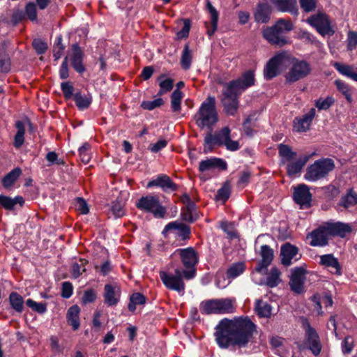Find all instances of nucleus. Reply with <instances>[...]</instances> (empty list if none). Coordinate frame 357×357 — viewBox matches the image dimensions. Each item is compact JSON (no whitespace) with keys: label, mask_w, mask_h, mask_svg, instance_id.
Segmentation results:
<instances>
[{"label":"nucleus","mask_w":357,"mask_h":357,"mask_svg":"<svg viewBox=\"0 0 357 357\" xmlns=\"http://www.w3.org/2000/svg\"><path fill=\"white\" fill-rule=\"evenodd\" d=\"M272 12L273 9L268 2H259L253 13L254 20L257 23L266 24L271 20Z\"/></svg>","instance_id":"nucleus-23"},{"label":"nucleus","mask_w":357,"mask_h":357,"mask_svg":"<svg viewBox=\"0 0 357 357\" xmlns=\"http://www.w3.org/2000/svg\"><path fill=\"white\" fill-rule=\"evenodd\" d=\"M79 264L77 262H74L71 265L70 273L72 278L74 279L78 278L83 272L86 271L84 266L88 263V261L85 259H79Z\"/></svg>","instance_id":"nucleus-51"},{"label":"nucleus","mask_w":357,"mask_h":357,"mask_svg":"<svg viewBox=\"0 0 357 357\" xmlns=\"http://www.w3.org/2000/svg\"><path fill=\"white\" fill-rule=\"evenodd\" d=\"M25 305L30 307L33 312L43 314L47 310L46 303H37L31 298H28L25 301Z\"/></svg>","instance_id":"nucleus-53"},{"label":"nucleus","mask_w":357,"mask_h":357,"mask_svg":"<svg viewBox=\"0 0 357 357\" xmlns=\"http://www.w3.org/2000/svg\"><path fill=\"white\" fill-rule=\"evenodd\" d=\"M165 77V74H161L158 78V80L160 81V82H159L160 90L158 93V96H162V95L172 91L174 87V80L172 78H168V79H166L164 80H161Z\"/></svg>","instance_id":"nucleus-50"},{"label":"nucleus","mask_w":357,"mask_h":357,"mask_svg":"<svg viewBox=\"0 0 357 357\" xmlns=\"http://www.w3.org/2000/svg\"><path fill=\"white\" fill-rule=\"evenodd\" d=\"M74 101L78 109L83 111L88 109L92 103V96L90 94L83 95L80 91L74 94Z\"/></svg>","instance_id":"nucleus-39"},{"label":"nucleus","mask_w":357,"mask_h":357,"mask_svg":"<svg viewBox=\"0 0 357 357\" xmlns=\"http://www.w3.org/2000/svg\"><path fill=\"white\" fill-rule=\"evenodd\" d=\"M310 158V155H304L299 157L295 161L291 160L287 162L286 170L287 176L292 177L296 176L298 174H300L309 160Z\"/></svg>","instance_id":"nucleus-27"},{"label":"nucleus","mask_w":357,"mask_h":357,"mask_svg":"<svg viewBox=\"0 0 357 357\" xmlns=\"http://www.w3.org/2000/svg\"><path fill=\"white\" fill-rule=\"evenodd\" d=\"M288 58L285 52H280L268 60L264 69V77L266 80H271L278 76L280 73V66Z\"/></svg>","instance_id":"nucleus-13"},{"label":"nucleus","mask_w":357,"mask_h":357,"mask_svg":"<svg viewBox=\"0 0 357 357\" xmlns=\"http://www.w3.org/2000/svg\"><path fill=\"white\" fill-rule=\"evenodd\" d=\"M335 68L342 75H344L357 82V68L354 70V67L350 65L335 62L333 65Z\"/></svg>","instance_id":"nucleus-40"},{"label":"nucleus","mask_w":357,"mask_h":357,"mask_svg":"<svg viewBox=\"0 0 357 357\" xmlns=\"http://www.w3.org/2000/svg\"><path fill=\"white\" fill-rule=\"evenodd\" d=\"M319 264L321 266L334 269V271H331V273L337 276L342 275V265L339 262L337 258H336L333 254H326L320 256Z\"/></svg>","instance_id":"nucleus-26"},{"label":"nucleus","mask_w":357,"mask_h":357,"mask_svg":"<svg viewBox=\"0 0 357 357\" xmlns=\"http://www.w3.org/2000/svg\"><path fill=\"white\" fill-rule=\"evenodd\" d=\"M183 28L176 33L178 39L187 38L189 36V33L191 27V20L188 18H185L183 19Z\"/></svg>","instance_id":"nucleus-63"},{"label":"nucleus","mask_w":357,"mask_h":357,"mask_svg":"<svg viewBox=\"0 0 357 357\" xmlns=\"http://www.w3.org/2000/svg\"><path fill=\"white\" fill-rule=\"evenodd\" d=\"M25 17H26L30 21L35 22L38 20V13L36 5L32 1L28 2L24 8Z\"/></svg>","instance_id":"nucleus-55"},{"label":"nucleus","mask_w":357,"mask_h":357,"mask_svg":"<svg viewBox=\"0 0 357 357\" xmlns=\"http://www.w3.org/2000/svg\"><path fill=\"white\" fill-rule=\"evenodd\" d=\"M164 104V100L162 98H158L153 100H144L141 102L140 107L143 109L151 111L157 107H160Z\"/></svg>","instance_id":"nucleus-57"},{"label":"nucleus","mask_w":357,"mask_h":357,"mask_svg":"<svg viewBox=\"0 0 357 357\" xmlns=\"http://www.w3.org/2000/svg\"><path fill=\"white\" fill-rule=\"evenodd\" d=\"M9 307L13 311L12 314H20L24 310L25 301L22 295L17 291H12L8 296Z\"/></svg>","instance_id":"nucleus-30"},{"label":"nucleus","mask_w":357,"mask_h":357,"mask_svg":"<svg viewBox=\"0 0 357 357\" xmlns=\"http://www.w3.org/2000/svg\"><path fill=\"white\" fill-rule=\"evenodd\" d=\"M261 259L259 261L255 271L260 274H266L268 267L271 264L274 258V251L268 245H262L259 252Z\"/></svg>","instance_id":"nucleus-18"},{"label":"nucleus","mask_w":357,"mask_h":357,"mask_svg":"<svg viewBox=\"0 0 357 357\" xmlns=\"http://www.w3.org/2000/svg\"><path fill=\"white\" fill-rule=\"evenodd\" d=\"M322 189L325 197L328 199H333L334 198L337 197L340 193V188L338 185H328L324 186Z\"/></svg>","instance_id":"nucleus-58"},{"label":"nucleus","mask_w":357,"mask_h":357,"mask_svg":"<svg viewBox=\"0 0 357 357\" xmlns=\"http://www.w3.org/2000/svg\"><path fill=\"white\" fill-rule=\"evenodd\" d=\"M357 204V192L353 188L347 190V193L342 196L337 206L345 209L354 206Z\"/></svg>","instance_id":"nucleus-36"},{"label":"nucleus","mask_w":357,"mask_h":357,"mask_svg":"<svg viewBox=\"0 0 357 357\" xmlns=\"http://www.w3.org/2000/svg\"><path fill=\"white\" fill-rule=\"evenodd\" d=\"M357 46V32L349 31L347 34V48L349 51H352L356 48Z\"/></svg>","instance_id":"nucleus-64"},{"label":"nucleus","mask_w":357,"mask_h":357,"mask_svg":"<svg viewBox=\"0 0 357 357\" xmlns=\"http://www.w3.org/2000/svg\"><path fill=\"white\" fill-rule=\"evenodd\" d=\"M316 114L314 108L300 117H296L293 121L294 130L298 132H305L310 130L313 119Z\"/></svg>","instance_id":"nucleus-19"},{"label":"nucleus","mask_w":357,"mask_h":357,"mask_svg":"<svg viewBox=\"0 0 357 357\" xmlns=\"http://www.w3.org/2000/svg\"><path fill=\"white\" fill-rule=\"evenodd\" d=\"M171 230L175 231V235L178 240L183 241L179 245L186 244L187 241L190 239L191 228L186 224L177 221L171 222L165 227L162 233L165 234Z\"/></svg>","instance_id":"nucleus-16"},{"label":"nucleus","mask_w":357,"mask_h":357,"mask_svg":"<svg viewBox=\"0 0 357 357\" xmlns=\"http://www.w3.org/2000/svg\"><path fill=\"white\" fill-rule=\"evenodd\" d=\"M302 328L305 331V341L303 343L298 345V348L300 351L305 349L310 350L312 354L318 356L322 349V345L321 343L320 337L310 323L306 317H301Z\"/></svg>","instance_id":"nucleus-5"},{"label":"nucleus","mask_w":357,"mask_h":357,"mask_svg":"<svg viewBox=\"0 0 357 357\" xmlns=\"http://www.w3.org/2000/svg\"><path fill=\"white\" fill-rule=\"evenodd\" d=\"M235 80L241 85V88L245 91L255 84V70L252 69L248 70L243 72L241 77L235 79Z\"/></svg>","instance_id":"nucleus-35"},{"label":"nucleus","mask_w":357,"mask_h":357,"mask_svg":"<svg viewBox=\"0 0 357 357\" xmlns=\"http://www.w3.org/2000/svg\"><path fill=\"white\" fill-rule=\"evenodd\" d=\"M215 329V340L220 348L244 347L257 332V325L249 317L241 316L232 320L225 318L219 321Z\"/></svg>","instance_id":"nucleus-1"},{"label":"nucleus","mask_w":357,"mask_h":357,"mask_svg":"<svg viewBox=\"0 0 357 357\" xmlns=\"http://www.w3.org/2000/svg\"><path fill=\"white\" fill-rule=\"evenodd\" d=\"M312 197L309 188L305 184L298 185L295 188L293 193V199L300 206L301 209H307L311 207Z\"/></svg>","instance_id":"nucleus-17"},{"label":"nucleus","mask_w":357,"mask_h":357,"mask_svg":"<svg viewBox=\"0 0 357 357\" xmlns=\"http://www.w3.org/2000/svg\"><path fill=\"white\" fill-rule=\"evenodd\" d=\"M128 193L126 192H121L116 199L112 202L110 206V211L112 214L116 218H119L125 215L126 204V198Z\"/></svg>","instance_id":"nucleus-25"},{"label":"nucleus","mask_w":357,"mask_h":357,"mask_svg":"<svg viewBox=\"0 0 357 357\" xmlns=\"http://www.w3.org/2000/svg\"><path fill=\"white\" fill-rule=\"evenodd\" d=\"M160 187L165 192H172L176 190L177 185L172 180H151L148 184V188Z\"/></svg>","instance_id":"nucleus-37"},{"label":"nucleus","mask_w":357,"mask_h":357,"mask_svg":"<svg viewBox=\"0 0 357 357\" xmlns=\"http://www.w3.org/2000/svg\"><path fill=\"white\" fill-rule=\"evenodd\" d=\"M231 194V185L229 180H227L222 186L218 190L215 199L225 203L229 198Z\"/></svg>","instance_id":"nucleus-48"},{"label":"nucleus","mask_w":357,"mask_h":357,"mask_svg":"<svg viewBox=\"0 0 357 357\" xmlns=\"http://www.w3.org/2000/svg\"><path fill=\"white\" fill-rule=\"evenodd\" d=\"M269 1L278 11L289 13L293 15L298 14L296 0H269Z\"/></svg>","instance_id":"nucleus-28"},{"label":"nucleus","mask_w":357,"mask_h":357,"mask_svg":"<svg viewBox=\"0 0 357 357\" xmlns=\"http://www.w3.org/2000/svg\"><path fill=\"white\" fill-rule=\"evenodd\" d=\"M135 206L146 213H151L156 218H163L166 213L165 207L162 206L155 197L145 196L137 200Z\"/></svg>","instance_id":"nucleus-10"},{"label":"nucleus","mask_w":357,"mask_h":357,"mask_svg":"<svg viewBox=\"0 0 357 357\" xmlns=\"http://www.w3.org/2000/svg\"><path fill=\"white\" fill-rule=\"evenodd\" d=\"M199 309L203 314H218L217 298L202 301Z\"/></svg>","instance_id":"nucleus-42"},{"label":"nucleus","mask_w":357,"mask_h":357,"mask_svg":"<svg viewBox=\"0 0 357 357\" xmlns=\"http://www.w3.org/2000/svg\"><path fill=\"white\" fill-rule=\"evenodd\" d=\"M22 206L24 204V199L22 196H16L11 198L4 195H0V206L6 210L13 211L16 204Z\"/></svg>","instance_id":"nucleus-34"},{"label":"nucleus","mask_w":357,"mask_h":357,"mask_svg":"<svg viewBox=\"0 0 357 357\" xmlns=\"http://www.w3.org/2000/svg\"><path fill=\"white\" fill-rule=\"evenodd\" d=\"M298 247L290 243L282 245L280 248L281 264L284 266H289L292 259L298 253Z\"/></svg>","instance_id":"nucleus-29"},{"label":"nucleus","mask_w":357,"mask_h":357,"mask_svg":"<svg viewBox=\"0 0 357 357\" xmlns=\"http://www.w3.org/2000/svg\"><path fill=\"white\" fill-rule=\"evenodd\" d=\"M245 270L244 262L240 261L232 264L227 270L226 276L227 279H234L241 275Z\"/></svg>","instance_id":"nucleus-43"},{"label":"nucleus","mask_w":357,"mask_h":357,"mask_svg":"<svg viewBox=\"0 0 357 357\" xmlns=\"http://www.w3.org/2000/svg\"><path fill=\"white\" fill-rule=\"evenodd\" d=\"M146 297L139 292L133 293L130 297V301L128 305V309L130 312H135L137 305H144L146 303Z\"/></svg>","instance_id":"nucleus-46"},{"label":"nucleus","mask_w":357,"mask_h":357,"mask_svg":"<svg viewBox=\"0 0 357 357\" xmlns=\"http://www.w3.org/2000/svg\"><path fill=\"white\" fill-rule=\"evenodd\" d=\"M307 22L324 37L326 36H332L335 33V30L331 26L329 17L324 13H318L311 15L307 19Z\"/></svg>","instance_id":"nucleus-12"},{"label":"nucleus","mask_w":357,"mask_h":357,"mask_svg":"<svg viewBox=\"0 0 357 357\" xmlns=\"http://www.w3.org/2000/svg\"><path fill=\"white\" fill-rule=\"evenodd\" d=\"M32 47L38 55L45 54L48 48L47 43L40 38L33 39Z\"/></svg>","instance_id":"nucleus-61"},{"label":"nucleus","mask_w":357,"mask_h":357,"mask_svg":"<svg viewBox=\"0 0 357 357\" xmlns=\"http://www.w3.org/2000/svg\"><path fill=\"white\" fill-rule=\"evenodd\" d=\"M80 308L77 305L70 306L66 314L68 324L72 326L73 331H77L80 326L79 321Z\"/></svg>","instance_id":"nucleus-31"},{"label":"nucleus","mask_w":357,"mask_h":357,"mask_svg":"<svg viewBox=\"0 0 357 357\" xmlns=\"http://www.w3.org/2000/svg\"><path fill=\"white\" fill-rule=\"evenodd\" d=\"M227 169V162L222 158L216 157H211L206 160H202L199 165V170L201 172L211 170L225 171Z\"/></svg>","instance_id":"nucleus-22"},{"label":"nucleus","mask_w":357,"mask_h":357,"mask_svg":"<svg viewBox=\"0 0 357 357\" xmlns=\"http://www.w3.org/2000/svg\"><path fill=\"white\" fill-rule=\"evenodd\" d=\"M354 340L352 336L347 335L341 343L342 352L344 355L350 354L354 348Z\"/></svg>","instance_id":"nucleus-56"},{"label":"nucleus","mask_w":357,"mask_h":357,"mask_svg":"<svg viewBox=\"0 0 357 357\" xmlns=\"http://www.w3.org/2000/svg\"><path fill=\"white\" fill-rule=\"evenodd\" d=\"M174 255H178L181 261L185 268L183 271V277L189 280L194 278L197 274L195 266L199 262V257L197 251L192 247L176 249Z\"/></svg>","instance_id":"nucleus-6"},{"label":"nucleus","mask_w":357,"mask_h":357,"mask_svg":"<svg viewBox=\"0 0 357 357\" xmlns=\"http://www.w3.org/2000/svg\"><path fill=\"white\" fill-rule=\"evenodd\" d=\"M294 28V24L290 19L279 18L272 26L263 27L261 36L271 45L283 47L291 43L289 33Z\"/></svg>","instance_id":"nucleus-2"},{"label":"nucleus","mask_w":357,"mask_h":357,"mask_svg":"<svg viewBox=\"0 0 357 357\" xmlns=\"http://www.w3.org/2000/svg\"><path fill=\"white\" fill-rule=\"evenodd\" d=\"M326 229L329 236L344 238L352 231L351 227L348 223L342 222H326Z\"/></svg>","instance_id":"nucleus-21"},{"label":"nucleus","mask_w":357,"mask_h":357,"mask_svg":"<svg viewBox=\"0 0 357 357\" xmlns=\"http://www.w3.org/2000/svg\"><path fill=\"white\" fill-rule=\"evenodd\" d=\"M206 9L211 15V27H208V23L206 22V26L208 27L207 34L209 37H211L218 29V22L219 14L215 7L212 5L210 1H206Z\"/></svg>","instance_id":"nucleus-32"},{"label":"nucleus","mask_w":357,"mask_h":357,"mask_svg":"<svg viewBox=\"0 0 357 357\" xmlns=\"http://www.w3.org/2000/svg\"><path fill=\"white\" fill-rule=\"evenodd\" d=\"M160 278L165 287L178 293H184L185 284L183 281V271L178 268L174 270V274L167 271H160Z\"/></svg>","instance_id":"nucleus-9"},{"label":"nucleus","mask_w":357,"mask_h":357,"mask_svg":"<svg viewBox=\"0 0 357 357\" xmlns=\"http://www.w3.org/2000/svg\"><path fill=\"white\" fill-rule=\"evenodd\" d=\"M280 275L281 272L277 267H272L266 278V284L271 288L277 287L281 282Z\"/></svg>","instance_id":"nucleus-45"},{"label":"nucleus","mask_w":357,"mask_h":357,"mask_svg":"<svg viewBox=\"0 0 357 357\" xmlns=\"http://www.w3.org/2000/svg\"><path fill=\"white\" fill-rule=\"evenodd\" d=\"M192 53H191V51L190 50L189 45L188 43H186L184 45V47H183V52L181 54V68L185 70L190 69L191 64H192Z\"/></svg>","instance_id":"nucleus-47"},{"label":"nucleus","mask_w":357,"mask_h":357,"mask_svg":"<svg viewBox=\"0 0 357 357\" xmlns=\"http://www.w3.org/2000/svg\"><path fill=\"white\" fill-rule=\"evenodd\" d=\"M307 271L303 267H296L292 270L290 277L289 286L291 290L296 294L305 291L304 284L306 280Z\"/></svg>","instance_id":"nucleus-15"},{"label":"nucleus","mask_w":357,"mask_h":357,"mask_svg":"<svg viewBox=\"0 0 357 357\" xmlns=\"http://www.w3.org/2000/svg\"><path fill=\"white\" fill-rule=\"evenodd\" d=\"M90 149H91V145L89 143L85 142L78 149L80 160L84 164L89 163L91 160V155L89 153Z\"/></svg>","instance_id":"nucleus-59"},{"label":"nucleus","mask_w":357,"mask_h":357,"mask_svg":"<svg viewBox=\"0 0 357 357\" xmlns=\"http://www.w3.org/2000/svg\"><path fill=\"white\" fill-rule=\"evenodd\" d=\"M337 91L340 92L349 103L352 102L351 87L341 79H336L334 82Z\"/></svg>","instance_id":"nucleus-44"},{"label":"nucleus","mask_w":357,"mask_h":357,"mask_svg":"<svg viewBox=\"0 0 357 357\" xmlns=\"http://www.w3.org/2000/svg\"><path fill=\"white\" fill-rule=\"evenodd\" d=\"M196 125L200 129L208 128L212 130L213 127L218 121V114L216 109V100L214 96H209L201 104L198 111L193 116Z\"/></svg>","instance_id":"nucleus-4"},{"label":"nucleus","mask_w":357,"mask_h":357,"mask_svg":"<svg viewBox=\"0 0 357 357\" xmlns=\"http://www.w3.org/2000/svg\"><path fill=\"white\" fill-rule=\"evenodd\" d=\"M335 169L334 160L328 158L319 159L307 168L304 178H321Z\"/></svg>","instance_id":"nucleus-7"},{"label":"nucleus","mask_w":357,"mask_h":357,"mask_svg":"<svg viewBox=\"0 0 357 357\" xmlns=\"http://www.w3.org/2000/svg\"><path fill=\"white\" fill-rule=\"evenodd\" d=\"M183 97V93L175 89L171 94V108L173 112H178L181 109V100Z\"/></svg>","instance_id":"nucleus-49"},{"label":"nucleus","mask_w":357,"mask_h":357,"mask_svg":"<svg viewBox=\"0 0 357 357\" xmlns=\"http://www.w3.org/2000/svg\"><path fill=\"white\" fill-rule=\"evenodd\" d=\"M244 91L235 79L223 84L220 102L227 116H233L237 113L240 106L239 98Z\"/></svg>","instance_id":"nucleus-3"},{"label":"nucleus","mask_w":357,"mask_h":357,"mask_svg":"<svg viewBox=\"0 0 357 357\" xmlns=\"http://www.w3.org/2000/svg\"><path fill=\"white\" fill-rule=\"evenodd\" d=\"M61 90L66 100L70 99L73 96L74 97L75 88L73 84L70 82H64L61 84Z\"/></svg>","instance_id":"nucleus-62"},{"label":"nucleus","mask_w":357,"mask_h":357,"mask_svg":"<svg viewBox=\"0 0 357 357\" xmlns=\"http://www.w3.org/2000/svg\"><path fill=\"white\" fill-rule=\"evenodd\" d=\"M335 103L333 96H327L326 98H320L315 100L314 105L319 111L328 110Z\"/></svg>","instance_id":"nucleus-54"},{"label":"nucleus","mask_w":357,"mask_h":357,"mask_svg":"<svg viewBox=\"0 0 357 357\" xmlns=\"http://www.w3.org/2000/svg\"><path fill=\"white\" fill-rule=\"evenodd\" d=\"M234 298H217L218 314H230L235 312Z\"/></svg>","instance_id":"nucleus-33"},{"label":"nucleus","mask_w":357,"mask_h":357,"mask_svg":"<svg viewBox=\"0 0 357 357\" xmlns=\"http://www.w3.org/2000/svg\"><path fill=\"white\" fill-rule=\"evenodd\" d=\"M121 291L119 286L106 284L104 287V302L109 307L116 306L119 301Z\"/></svg>","instance_id":"nucleus-20"},{"label":"nucleus","mask_w":357,"mask_h":357,"mask_svg":"<svg viewBox=\"0 0 357 357\" xmlns=\"http://www.w3.org/2000/svg\"><path fill=\"white\" fill-rule=\"evenodd\" d=\"M310 63L305 60L294 59L292 66L285 75L287 84H292L306 77L311 73Z\"/></svg>","instance_id":"nucleus-11"},{"label":"nucleus","mask_w":357,"mask_h":357,"mask_svg":"<svg viewBox=\"0 0 357 357\" xmlns=\"http://www.w3.org/2000/svg\"><path fill=\"white\" fill-rule=\"evenodd\" d=\"M328 234L326 231V224L314 229L307 235V238H310L311 242L310 245L313 247H324L328 244Z\"/></svg>","instance_id":"nucleus-24"},{"label":"nucleus","mask_w":357,"mask_h":357,"mask_svg":"<svg viewBox=\"0 0 357 357\" xmlns=\"http://www.w3.org/2000/svg\"><path fill=\"white\" fill-rule=\"evenodd\" d=\"M67 56L71 66L77 73L82 74L86 71V67L84 64L85 54L77 43L71 45Z\"/></svg>","instance_id":"nucleus-14"},{"label":"nucleus","mask_w":357,"mask_h":357,"mask_svg":"<svg viewBox=\"0 0 357 357\" xmlns=\"http://www.w3.org/2000/svg\"><path fill=\"white\" fill-rule=\"evenodd\" d=\"M15 126L17 129V132L14 137L13 146L16 149H20L24 142L25 126L22 121H17Z\"/></svg>","instance_id":"nucleus-41"},{"label":"nucleus","mask_w":357,"mask_h":357,"mask_svg":"<svg viewBox=\"0 0 357 357\" xmlns=\"http://www.w3.org/2000/svg\"><path fill=\"white\" fill-rule=\"evenodd\" d=\"M231 136V130L228 126L223 127L214 134L210 130L204 139V153H208L213 151L214 146H222Z\"/></svg>","instance_id":"nucleus-8"},{"label":"nucleus","mask_w":357,"mask_h":357,"mask_svg":"<svg viewBox=\"0 0 357 357\" xmlns=\"http://www.w3.org/2000/svg\"><path fill=\"white\" fill-rule=\"evenodd\" d=\"M278 153L281 158V162L283 165L293 160L297 155L296 152L293 151L289 145L284 144H280L278 145Z\"/></svg>","instance_id":"nucleus-38"},{"label":"nucleus","mask_w":357,"mask_h":357,"mask_svg":"<svg viewBox=\"0 0 357 357\" xmlns=\"http://www.w3.org/2000/svg\"><path fill=\"white\" fill-rule=\"evenodd\" d=\"M256 310L260 317L269 318L272 314V306L269 303H264L260 300H258L256 303Z\"/></svg>","instance_id":"nucleus-52"},{"label":"nucleus","mask_w":357,"mask_h":357,"mask_svg":"<svg viewBox=\"0 0 357 357\" xmlns=\"http://www.w3.org/2000/svg\"><path fill=\"white\" fill-rule=\"evenodd\" d=\"M10 70V59L5 52L0 50V72L6 73Z\"/></svg>","instance_id":"nucleus-60"}]
</instances>
